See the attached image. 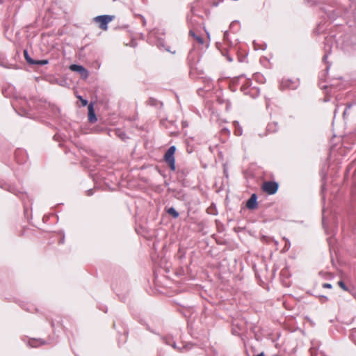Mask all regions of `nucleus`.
I'll use <instances>...</instances> for the list:
<instances>
[{"mask_svg":"<svg viewBox=\"0 0 356 356\" xmlns=\"http://www.w3.org/2000/svg\"><path fill=\"white\" fill-rule=\"evenodd\" d=\"M333 8L332 6H328L327 7H323L322 9L327 14V17L330 19H335L337 17L342 15L343 10L347 12L346 9H343L341 6H337L336 8L333 9H330Z\"/></svg>","mask_w":356,"mask_h":356,"instance_id":"obj_1","label":"nucleus"},{"mask_svg":"<svg viewBox=\"0 0 356 356\" xmlns=\"http://www.w3.org/2000/svg\"><path fill=\"white\" fill-rule=\"evenodd\" d=\"M176 150L175 146H171L168 148L164 155V160L168 164L171 170H175V152Z\"/></svg>","mask_w":356,"mask_h":356,"instance_id":"obj_2","label":"nucleus"},{"mask_svg":"<svg viewBox=\"0 0 356 356\" xmlns=\"http://www.w3.org/2000/svg\"><path fill=\"white\" fill-rule=\"evenodd\" d=\"M113 19V16L104 15L95 17V21L99 23V28L102 30H107L108 24Z\"/></svg>","mask_w":356,"mask_h":356,"instance_id":"obj_3","label":"nucleus"},{"mask_svg":"<svg viewBox=\"0 0 356 356\" xmlns=\"http://www.w3.org/2000/svg\"><path fill=\"white\" fill-rule=\"evenodd\" d=\"M262 189L268 194L273 195L278 190V184L275 181H266L263 184Z\"/></svg>","mask_w":356,"mask_h":356,"instance_id":"obj_4","label":"nucleus"},{"mask_svg":"<svg viewBox=\"0 0 356 356\" xmlns=\"http://www.w3.org/2000/svg\"><path fill=\"white\" fill-rule=\"evenodd\" d=\"M162 339L165 344L171 346L173 348H175L176 350H179L181 352H183L184 350H189L191 347V345L186 344V345L184 346L181 348H178L176 345V343L173 341L172 338L170 336L163 337L162 338Z\"/></svg>","mask_w":356,"mask_h":356,"instance_id":"obj_5","label":"nucleus"},{"mask_svg":"<svg viewBox=\"0 0 356 356\" xmlns=\"http://www.w3.org/2000/svg\"><path fill=\"white\" fill-rule=\"evenodd\" d=\"M69 68L72 72H78L83 79H86L88 76V70L82 65L72 64L70 66Z\"/></svg>","mask_w":356,"mask_h":356,"instance_id":"obj_6","label":"nucleus"},{"mask_svg":"<svg viewBox=\"0 0 356 356\" xmlns=\"http://www.w3.org/2000/svg\"><path fill=\"white\" fill-rule=\"evenodd\" d=\"M257 197L256 195V194L253 193L250 197L249 198V200L247 201V203H246V207L249 209H254L257 208Z\"/></svg>","mask_w":356,"mask_h":356,"instance_id":"obj_7","label":"nucleus"},{"mask_svg":"<svg viewBox=\"0 0 356 356\" xmlns=\"http://www.w3.org/2000/svg\"><path fill=\"white\" fill-rule=\"evenodd\" d=\"M297 87L296 83L293 82L291 80H282L280 83V88L282 90L283 89H295Z\"/></svg>","mask_w":356,"mask_h":356,"instance_id":"obj_8","label":"nucleus"},{"mask_svg":"<svg viewBox=\"0 0 356 356\" xmlns=\"http://www.w3.org/2000/svg\"><path fill=\"white\" fill-rule=\"evenodd\" d=\"M88 120H89V121L92 123L95 122L97 119L96 118V115H95V111L93 109V105L92 104H90L88 106Z\"/></svg>","mask_w":356,"mask_h":356,"instance_id":"obj_9","label":"nucleus"},{"mask_svg":"<svg viewBox=\"0 0 356 356\" xmlns=\"http://www.w3.org/2000/svg\"><path fill=\"white\" fill-rule=\"evenodd\" d=\"M252 85V81L250 79H245V83H243L241 87V90L245 94H249V88Z\"/></svg>","mask_w":356,"mask_h":356,"instance_id":"obj_10","label":"nucleus"},{"mask_svg":"<svg viewBox=\"0 0 356 356\" xmlns=\"http://www.w3.org/2000/svg\"><path fill=\"white\" fill-rule=\"evenodd\" d=\"M331 38H325V54L323 56V61L326 63V59L327 58L328 54L331 51V47L327 45V44L331 41Z\"/></svg>","mask_w":356,"mask_h":356,"instance_id":"obj_11","label":"nucleus"},{"mask_svg":"<svg viewBox=\"0 0 356 356\" xmlns=\"http://www.w3.org/2000/svg\"><path fill=\"white\" fill-rule=\"evenodd\" d=\"M45 343V341L42 339H32L29 341V345L31 347H37L39 345H43Z\"/></svg>","mask_w":356,"mask_h":356,"instance_id":"obj_12","label":"nucleus"},{"mask_svg":"<svg viewBox=\"0 0 356 356\" xmlns=\"http://www.w3.org/2000/svg\"><path fill=\"white\" fill-rule=\"evenodd\" d=\"M189 35L192 36L200 44H203V38L201 36L196 35L193 30H190Z\"/></svg>","mask_w":356,"mask_h":356,"instance_id":"obj_13","label":"nucleus"},{"mask_svg":"<svg viewBox=\"0 0 356 356\" xmlns=\"http://www.w3.org/2000/svg\"><path fill=\"white\" fill-rule=\"evenodd\" d=\"M24 58H25L26 61L29 65H35V60L31 58V56L29 55L28 51L26 49L24 50Z\"/></svg>","mask_w":356,"mask_h":356,"instance_id":"obj_14","label":"nucleus"},{"mask_svg":"<svg viewBox=\"0 0 356 356\" xmlns=\"http://www.w3.org/2000/svg\"><path fill=\"white\" fill-rule=\"evenodd\" d=\"M168 213L172 216L174 218H177L179 217V212L174 207H170L167 211Z\"/></svg>","mask_w":356,"mask_h":356,"instance_id":"obj_15","label":"nucleus"},{"mask_svg":"<svg viewBox=\"0 0 356 356\" xmlns=\"http://www.w3.org/2000/svg\"><path fill=\"white\" fill-rule=\"evenodd\" d=\"M277 124L276 122L270 123L267 126V130L270 132H274L277 130Z\"/></svg>","mask_w":356,"mask_h":356,"instance_id":"obj_16","label":"nucleus"},{"mask_svg":"<svg viewBox=\"0 0 356 356\" xmlns=\"http://www.w3.org/2000/svg\"><path fill=\"white\" fill-rule=\"evenodd\" d=\"M234 124H235V131H234V134L236 136H241L242 135V128L241 127H239V124H238V122H234Z\"/></svg>","mask_w":356,"mask_h":356,"instance_id":"obj_17","label":"nucleus"},{"mask_svg":"<svg viewBox=\"0 0 356 356\" xmlns=\"http://www.w3.org/2000/svg\"><path fill=\"white\" fill-rule=\"evenodd\" d=\"M35 65H45L49 63L48 60L44 59V60H35Z\"/></svg>","mask_w":356,"mask_h":356,"instance_id":"obj_18","label":"nucleus"},{"mask_svg":"<svg viewBox=\"0 0 356 356\" xmlns=\"http://www.w3.org/2000/svg\"><path fill=\"white\" fill-rule=\"evenodd\" d=\"M283 239L286 241L284 249L286 250H288L291 246L290 241L288 238H286L285 237H284Z\"/></svg>","mask_w":356,"mask_h":356,"instance_id":"obj_19","label":"nucleus"},{"mask_svg":"<svg viewBox=\"0 0 356 356\" xmlns=\"http://www.w3.org/2000/svg\"><path fill=\"white\" fill-rule=\"evenodd\" d=\"M78 98L80 99L83 106H86L88 104V101L83 99L81 96H79Z\"/></svg>","mask_w":356,"mask_h":356,"instance_id":"obj_20","label":"nucleus"},{"mask_svg":"<svg viewBox=\"0 0 356 356\" xmlns=\"http://www.w3.org/2000/svg\"><path fill=\"white\" fill-rule=\"evenodd\" d=\"M338 284L344 290V291H347L348 289L346 286V284H344V282L343 281H339L338 282Z\"/></svg>","mask_w":356,"mask_h":356,"instance_id":"obj_21","label":"nucleus"},{"mask_svg":"<svg viewBox=\"0 0 356 356\" xmlns=\"http://www.w3.org/2000/svg\"><path fill=\"white\" fill-rule=\"evenodd\" d=\"M118 132H120V134H118V136L119 137H120L122 140H125L126 138H127V136H126V134L125 133H123L120 131H118Z\"/></svg>","mask_w":356,"mask_h":356,"instance_id":"obj_22","label":"nucleus"},{"mask_svg":"<svg viewBox=\"0 0 356 356\" xmlns=\"http://www.w3.org/2000/svg\"><path fill=\"white\" fill-rule=\"evenodd\" d=\"M321 0H307V1L312 5L321 2Z\"/></svg>","mask_w":356,"mask_h":356,"instance_id":"obj_23","label":"nucleus"},{"mask_svg":"<svg viewBox=\"0 0 356 356\" xmlns=\"http://www.w3.org/2000/svg\"><path fill=\"white\" fill-rule=\"evenodd\" d=\"M0 65L3 67H6V68H10V67H12L11 65H8L7 63L3 62V61H1L0 62Z\"/></svg>","mask_w":356,"mask_h":356,"instance_id":"obj_24","label":"nucleus"},{"mask_svg":"<svg viewBox=\"0 0 356 356\" xmlns=\"http://www.w3.org/2000/svg\"><path fill=\"white\" fill-rule=\"evenodd\" d=\"M228 36H229L228 32L225 31L223 34V39L225 41H228Z\"/></svg>","mask_w":356,"mask_h":356,"instance_id":"obj_25","label":"nucleus"},{"mask_svg":"<svg viewBox=\"0 0 356 356\" xmlns=\"http://www.w3.org/2000/svg\"><path fill=\"white\" fill-rule=\"evenodd\" d=\"M323 288H327V289H331L332 288V285L329 283H324L323 284Z\"/></svg>","mask_w":356,"mask_h":356,"instance_id":"obj_26","label":"nucleus"},{"mask_svg":"<svg viewBox=\"0 0 356 356\" xmlns=\"http://www.w3.org/2000/svg\"><path fill=\"white\" fill-rule=\"evenodd\" d=\"M8 190L13 193H15L16 195H17V191L14 188H11L10 186L9 187Z\"/></svg>","mask_w":356,"mask_h":356,"instance_id":"obj_27","label":"nucleus"},{"mask_svg":"<svg viewBox=\"0 0 356 356\" xmlns=\"http://www.w3.org/2000/svg\"><path fill=\"white\" fill-rule=\"evenodd\" d=\"M86 193H87V195L90 196V195H93V190L90 189V190L87 191Z\"/></svg>","mask_w":356,"mask_h":356,"instance_id":"obj_28","label":"nucleus"},{"mask_svg":"<svg viewBox=\"0 0 356 356\" xmlns=\"http://www.w3.org/2000/svg\"><path fill=\"white\" fill-rule=\"evenodd\" d=\"M257 356H266L264 353L258 354Z\"/></svg>","mask_w":356,"mask_h":356,"instance_id":"obj_29","label":"nucleus"},{"mask_svg":"<svg viewBox=\"0 0 356 356\" xmlns=\"http://www.w3.org/2000/svg\"><path fill=\"white\" fill-rule=\"evenodd\" d=\"M227 59H228V60H229V62H232V58H230V57H227Z\"/></svg>","mask_w":356,"mask_h":356,"instance_id":"obj_30","label":"nucleus"},{"mask_svg":"<svg viewBox=\"0 0 356 356\" xmlns=\"http://www.w3.org/2000/svg\"><path fill=\"white\" fill-rule=\"evenodd\" d=\"M329 68H330V65H327L326 70L327 71L329 70Z\"/></svg>","mask_w":356,"mask_h":356,"instance_id":"obj_31","label":"nucleus"},{"mask_svg":"<svg viewBox=\"0 0 356 356\" xmlns=\"http://www.w3.org/2000/svg\"><path fill=\"white\" fill-rule=\"evenodd\" d=\"M356 334V330L353 331L352 334Z\"/></svg>","mask_w":356,"mask_h":356,"instance_id":"obj_32","label":"nucleus"},{"mask_svg":"<svg viewBox=\"0 0 356 356\" xmlns=\"http://www.w3.org/2000/svg\"><path fill=\"white\" fill-rule=\"evenodd\" d=\"M3 0H0V4L3 3Z\"/></svg>","mask_w":356,"mask_h":356,"instance_id":"obj_33","label":"nucleus"},{"mask_svg":"<svg viewBox=\"0 0 356 356\" xmlns=\"http://www.w3.org/2000/svg\"><path fill=\"white\" fill-rule=\"evenodd\" d=\"M184 126H187L186 123L183 122Z\"/></svg>","mask_w":356,"mask_h":356,"instance_id":"obj_34","label":"nucleus"},{"mask_svg":"<svg viewBox=\"0 0 356 356\" xmlns=\"http://www.w3.org/2000/svg\"><path fill=\"white\" fill-rule=\"evenodd\" d=\"M54 138L55 140H56L57 136L55 135Z\"/></svg>","mask_w":356,"mask_h":356,"instance_id":"obj_35","label":"nucleus"},{"mask_svg":"<svg viewBox=\"0 0 356 356\" xmlns=\"http://www.w3.org/2000/svg\"><path fill=\"white\" fill-rule=\"evenodd\" d=\"M64 238H62V240L60 241V243H63Z\"/></svg>","mask_w":356,"mask_h":356,"instance_id":"obj_36","label":"nucleus"}]
</instances>
